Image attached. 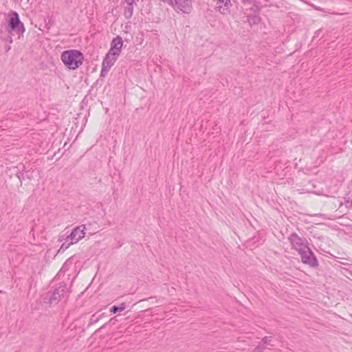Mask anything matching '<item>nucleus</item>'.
Instances as JSON below:
<instances>
[{
	"mask_svg": "<svg viewBox=\"0 0 352 352\" xmlns=\"http://www.w3.org/2000/svg\"><path fill=\"white\" fill-rule=\"evenodd\" d=\"M25 28L23 23L20 20L17 12L10 10L5 19V21L0 26L1 38L8 43L13 42V37L16 36L18 39L23 37Z\"/></svg>",
	"mask_w": 352,
	"mask_h": 352,
	"instance_id": "f257e3e1",
	"label": "nucleus"
},
{
	"mask_svg": "<svg viewBox=\"0 0 352 352\" xmlns=\"http://www.w3.org/2000/svg\"><path fill=\"white\" fill-rule=\"evenodd\" d=\"M70 294L67 284L62 282L53 289L48 291L43 296V302L45 304L56 305L61 300L67 299Z\"/></svg>",
	"mask_w": 352,
	"mask_h": 352,
	"instance_id": "f03ea898",
	"label": "nucleus"
},
{
	"mask_svg": "<svg viewBox=\"0 0 352 352\" xmlns=\"http://www.w3.org/2000/svg\"><path fill=\"white\" fill-rule=\"evenodd\" d=\"M60 58L67 69L74 70L82 65L84 55L79 50H69L62 52Z\"/></svg>",
	"mask_w": 352,
	"mask_h": 352,
	"instance_id": "7ed1b4c3",
	"label": "nucleus"
},
{
	"mask_svg": "<svg viewBox=\"0 0 352 352\" xmlns=\"http://www.w3.org/2000/svg\"><path fill=\"white\" fill-rule=\"evenodd\" d=\"M167 3L177 12L183 14H190L192 8V0H168Z\"/></svg>",
	"mask_w": 352,
	"mask_h": 352,
	"instance_id": "20e7f679",
	"label": "nucleus"
},
{
	"mask_svg": "<svg viewBox=\"0 0 352 352\" xmlns=\"http://www.w3.org/2000/svg\"><path fill=\"white\" fill-rule=\"evenodd\" d=\"M85 225H80L74 228L70 234L66 237L65 240L67 241L71 240L74 243L78 242L80 239L85 237Z\"/></svg>",
	"mask_w": 352,
	"mask_h": 352,
	"instance_id": "39448f33",
	"label": "nucleus"
},
{
	"mask_svg": "<svg viewBox=\"0 0 352 352\" xmlns=\"http://www.w3.org/2000/svg\"><path fill=\"white\" fill-rule=\"evenodd\" d=\"M301 261L309 267H317L319 265L318 259L315 256L314 253L309 249L307 248V251L305 254L300 256Z\"/></svg>",
	"mask_w": 352,
	"mask_h": 352,
	"instance_id": "423d86ee",
	"label": "nucleus"
},
{
	"mask_svg": "<svg viewBox=\"0 0 352 352\" xmlns=\"http://www.w3.org/2000/svg\"><path fill=\"white\" fill-rule=\"evenodd\" d=\"M301 261L309 267H317L319 265L318 259L315 256L314 253L309 249L307 248V251L305 254L300 256Z\"/></svg>",
	"mask_w": 352,
	"mask_h": 352,
	"instance_id": "0eeeda50",
	"label": "nucleus"
},
{
	"mask_svg": "<svg viewBox=\"0 0 352 352\" xmlns=\"http://www.w3.org/2000/svg\"><path fill=\"white\" fill-rule=\"evenodd\" d=\"M123 46V40L120 36H116L111 42L109 54L120 56Z\"/></svg>",
	"mask_w": 352,
	"mask_h": 352,
	"instance_id": "6e6552de",
	"label": "nucleus"
},
{
	"mask_svg": "<svg viewBox=\"0 0 352 352\" xmlns=\"http://www.w3.org/2000/svg\"><path fill=\"white\" fill-rule=\"evenodd\" d=\"M288 240L292 245V248L296 250L298 248L305 245V239H302L296 232L292 233L288 237Z\"/></svg>",
	"mask_w": 352,
	"mask_h": 352,
	"instance_id": "1a4fd4ad",
	"label": "nucleus"
},
{
	"mask_svg": "<svg viewBox=\"0 0 352 352\" xmlns=\"http://www.w3.org/2000/svg\"><path fill=\"white\" fill-rule=\"evenodd\" d=\"M118 56H119L114 55L113 54H109V50L102 60V65L111 68L114 65L116 61L117 60Z\"/></svg>",
	"mask_w": 352,
	"mask_h": 352,
	"instance_id": "9d476101",
	"label": "nucleus"
},
{
	"mask_svg": "<svg viewBox=\"0 0 352 352\" xmlns=\"http://www.w3.org/2000/svg\"><path fill=\"white\" fill-rule=\"evenodd\" d=\"M343 201H341L340 202V206L338 209L339 212L345 214V211L343 210V207L344 206L347 210L352 208V199L351 197H344L342 198Z\"/></svg>",
	"mask_w": 352,
	"mask_h": 352,
	"instance_id": "9b49d317",
	"label": "nucleus"
},
{
	"mask_svg": "<svg viewBox=\"0 0 352 352\" xmlns=\"http://www.w3.org/2000/svg\"><path fill=\"white\" fill-rule=\"evenodd\" d=\"M218 1L221 3H223L224 6H218L219 11L223 14H226L229 12V8L232 6L230 0H218Z\"/></svg>",
	"mask_w": 352,
	"mask_h": 352,
	"instance_id": "f8f14e48",
	"label": "nucleus"
},
{
	"mask_svg": "<svg viewBox=\"0 0 352 352\" xmlns=\"http://www.w3.org/2000/svg\"><path fill=\"white\" fill-rule=\"evenodd\" d=\"M126 6L124 8V16L126 19H129L133 16V4L134 3L126 2Z\"/></svg>",
	"mask_w": 352,
	"mask_h": 352,
	"instance_id": "ddd939ff",
	"label": "nucleus"
},
{
	"mask_svg": "<svg viewBox=\"0 0 352 352\" xmlns=\"http://www.w3.org/2000/svg\"><path fill=\"white\" fill-rule=\"evenodd\" d=\"M261 19L258 14L248 15V21L251 25H257L261 22Z\"/></svg>",
	"mask_w": 352,
	"mask_h": 352,
	"instance_id": "4468645a",
	"label": "nucleus"
},
{
	"mask_svg": "<svg viewBox=\"0 0 352 352\" xmlns=\"http://www.w3.org/2000/svg\"><path fill=\"white\" fill-rule=\"evenodd\" d=\"M126 307L125 302H122L119 305H113L111 307L110 311L112 314H116L118 312L124 310Z\"/></svg>",
	"mask_w": 352,
	"mask_h": 352,
	"instance_id": "2eb2a0df",
	"label": "nucleus"
},
{
	"mask_svg": "<svg viewBox=\"0 0 352 352\" xmlns=\"http://www.w3.org/2000/svg\"><path fill=\"white\" fill-rule=\"evenodd\" d=\"M253 3V7L250 8V10L253 11L254 14H259L260 10L262 8V6L261 3L258 1H254Z\"/></svg>",
	"mask_w": 352,
	"mask_h": 352,
	"instance_id": "dca6fc26",
	"label": "nucleus"
},
{
	"mask_svg": "<svg viewBox=\"0 0 352 352\" xmlns=\"http://www.w3.org/2000/svg\"><path fill=\"white\" fill-rule=\"evenodd\" d=\"M54 23V21L52 16H47L46 19H45V27L46 29L50 30Z\"/></svg>",
	"mask_w": 352,
	"mask_h": 352,
	"instance_id": "f3484780",
	"label": "nucleus"
},
{
	"mask_svg": "<svg viewBox=\"0 0 352 352\" xmlns=\"http://www.w3.org/2000/svg\"><path fill=\"white\" fill-rule=\"evenodd\" d=\"M103 315H104V314H102L100 316H97L96 314H93L90 318L88 326L93 325V324H96V322H98Z\"/></svg>",
	"mask_w": 352,
	"mask_h": 352,
	"instance_id": "a211bd4d",
	"label": "nucleus"
},
{
	"mask_svg": "<svg viewBox=\"0 0 352 352\" xmlns=\"http://www.w3.org/2000/svg\"><path fill=\"white\" fill-rule=\"evenodd\" d=\"M72 244H74V243L71 240L69 241L65 240V242L61 245L60 248L58 250V253L65 252Z\"/></svg>",
	"mask_w": 352,
	"mask_h": 352,
	"instance_id": "6ab92c4d",
	"label": "nucleus"
},
{
	"mask_svg": "<svg viewBox=\"0 0 352 352\" xmlns=\"http://www.w3.org/2000/svg\"><path fill=\"white\" fill-rule=\"evenodd\" d=\"M109 69H110L109 67H107V66L102 65V69L100 71V77H101V78L105 77L107 75Z\"/></svg>",
	"mask_w": 352,
	"mask_h": 352,
	"instance_id": "aec40b11",
	"label": "nucleus"
},
{
	"mask_svg": "<svg viewBox=\"0 0 352 352\" xmlns=\"http://www.w3.org/2000/svg\"><path fill=\"white\" fill-rule=\"evenodd\" d=\"M117 322V319L114 317L111 318L107 322L104 324L98 330L105 328L107 325H114Z\"/></svg>",
	"mask_w": 352,
	"mask_h": 352,
	"instance_id": "412c9836",
	"label": "nucleus"
},
{
	"mask_svg": "<svg viewBox=\"0 0 352 352\" xmlns=\"http://www.w3.org/2000/svg\"><path fill=\"white\" fill-rule=\"evenodd\" d=\"M307 248H309L307 245L305 244L303 246L298 248L295 250H296L301 256V255L305 254V253H306V251H307Z\"/></svg>",
	"mask_w": 352,
	"mask_h": 352,
	"instance_id": "4be33fe9",
	"label": "nucleus"
},
{
	"mask_svg": "<svg viewBox=\"0 0 352 352\" xmlns=\"http://www.w3.org/2000/svg\"><path fill=\"white\" fill-rule=\"evenodd\" d=\"M265 348L263 344L259 343L252 352H263Z\"/></svg>",
	"mask_w": 352,
	"mask_h": 352,
	"instance_id": "5701e85b",
	"label": "nucleus"
},
{
	"mask_svg": "<svg viewBox=\"0 0 352 352\" xmlns=\"http://www.w3.org/2000/svg\"><path fill=\"white\" fill-rule=\"evenodd\" d=\"M272 340V337L265 336L264 338H262V343L261 344H263L264 346H265V344H271Z\"/></svg>",
	"mask_w": 352,
	"mask_h": 352,
	"instance_id": "b1692460",
	"label": "nucleus"
},
{
	"mask_svg": "<svg viewBox=\"0 0 352 352\" xmlns=\"http://www.w3.org/2000/svg\"><path fill=\"white\" fill-rule=\"evenodd\" d=\"M16 176L19 179V180L21 181V183H22V180L25 179V169H23L22 172L21 171H19L16 173Z\"/></svg>",
	"mask_w": 352,
	"mask_h": 352,
	"instance_id": "393cba45",
	"label": "nucleus"
},
{
	"mask_svg": "<svg viewBox=\"0 0 352 352\" xmlns=\"http://www.w3.org/2000/svg\"><path fill=\"white\" fill-rule=\"evenodd\" d=\"M32 173H33V172H30V170H25V177H27L29 179H31L32 178H33Z\"/></svg>",
	"mask_w": 352,
	"mask_h": 352,
	"instance_id": "a878e982",
	"label": "nucleus"
},
{
	"mask_svg": "<svg viewBox=\"0 0 352 352\" xmlns=\"http://www.w3.org/2000/svg\"><path fill=\"white\" fill-rule=\"evenodd\" d=\"M138 0H130V3H135L136 1H138ZM129 0H125V2H129Z\"/></svg>",
	"mask_w": 352,
	"mask_h": 352,
	"instance_id": "bb28decb",
	"label": "nucleus"
},
{
	"mask_svg": "<svg viewBox=\"0 0 352 352\" xmlns=\"http://www.w3.org/2000/svg\"><path fill=\"white\" fill-rule=\"evenodd\" d=\"M72 258V257H70L69 259H67V260L66 261V262L65 263V264H64L63 267H65V265H66L67 264V263H68V262H69V261H70Z\"/></svg>",
	"mask_w": 352,
	"mask_h": 352,
	"instance_id": "cd10ccee",
	"label": "nucleus"
},
{
	"mask_svg": "<svg viewBox=\"0 0 352 352\" xmlns=\"http://www.w3.org/2000/svg\"><path fill=\"white\" fill-rule=\"evenodd\" d=\"M320 30H317V31L316 32V34H318H318H319V32H320Z\"/></svg>",
	"mask_w": 352,
	"mask_h": 352,
	"instance_id": "c85d7f7f",
	"label": "nucleus"
},
{
	"mask_svg": "<svg viewBox=\"0 0 352 352\" xmlns=\"http://www.w3.org/2000/svg\"><path fill=\"white\" fill-rule=\"evenodd\" d=\"M161 1L165 3V2H167L168 0H161Z\"/></svg>",
	"mask_w": 352,
	"mask_h": 352,
	"instance_id": "c756f323",
	"label": "nucleus"
},
{
	"mask_svg": "<svg viewBox=\"0 0 352 352\" xmlns=\"http://www.w3.org/2000/svg\"><path fill=\"white\" fill-rule=\"evenodd\" d=\"M349 272L352 275V272L351 271H349Z\"/></svg>",
	"mask_w": 352,
	"mask_h": 352,
	"instance_id": "7c9ffc66",
	"label": "nucleus"
}]
</instances>
